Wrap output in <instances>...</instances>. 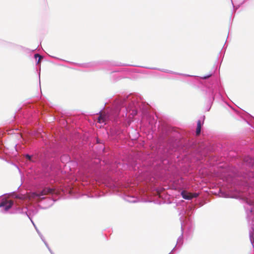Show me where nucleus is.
Returning a JSON list of instances; mask_svg holds the SVG:
<instances>
[{
  "mask_svg": "<svg viewBox=\"0 0 254 254\" xmlns=\"http://www.w3.org/2000/svg\"><path fill=\"white\" fill-rule=\"evenodd\" d=\"M201 121L200 120H198L197 122V127L196 130V134L197 135H198L201 131Z\"/></svg>",
  "mask_w": 254,
  "mask_h": 254,
  "instance_id": "5",
  "label": "nucleus"
},
{
  "mask_svg": "<svg viewBox=\"0 0 254 254\" xmlns=\"http://www.w3.org/2000/svg\"><path fill=\"white\" fill-rule=\"evenodd\" d=\"M35 58H37V57H39V60L38 61V63H40V61L42 59V57L40 55H39V54H35Z\"/></svg>",
  "mask_w": 254,
  "mask_h": 254,
  "instance_id": "7",
  "label": "nucleus"
},
{
  "mask_svg": "<svg viewBox=\"0 0 254 254\" xmlns=\"http://www.w3.org/2000/svg\"><path fill=\"white\" fill-rule=\"evenodd\" d=\"M106 115L105 114L101 113L100 116L98 118V122L99 123H103L106 121Z\"/></svg>",
  "mask_w": 254,
  "mask_h": 254,
  "instance_id": "4",
  "label": "nucleus"
},
{
  "mask_svg": "<svg viewBox=\"0 0 254 254\" xmlns=\"http://www.w3.org/2000/svg\"><path fill=\"white\" fill-rule=\"evenodd\" d=\"M14 197L15 198H19V199H24L26 198L25 196L23 195H21L20 196L18 195H15L14 196Z\"/></svg>",
  "mask_w": 254,
  "mask_h": 254,
  "instance_id": "6",
  "label": "nucleus"
},
{
  "mask_svg": "<svg viewBox=\"0 0 254 254\" xmlns=\"http://www.w3.org/2000/svg\"><path fill=\"white\" fill-rule=\"evenodd\" d=\"M54 192V190L51 188H45L41 191H40L39 193H36L35 195L37 196H40L41 195H47L48 194L52 193Z\"/></svg>",
  "mask_w": 254,
  "mask_h": 254,
  "instance_id": "3",
  "label": "nucleus"
},
{
  "mask_svg": "<svg viewBox=\"0 0 254 254\" xmlns=\"http://www.w3.org/2000/svg\"><path fill=\"white\" fill-rule=\"evenodd\" d=\"M25 157H26V158L27 159H28L29 160H30V161H32V160H31V158H32V156H30V155H28V154H26V155H25Z\"/></svg>",
  "mask_w": 254,
  "mask_h": 254,
  "instance_id": "8",
  "label": "nucleus"
},
{
  "mask_svg": "<svg viewBox=\"0 0 254 254\" xmlns=\"http://www.w3.org/2000/svg\"><path fill=\"white\" fill-rule=\"evenodd\" d=\"M210 75H208V76H204V77H203V78H204V79H206V78H208V77H210Z\"/></svg>",
  "mask_w": 254,
  "mask_h": 254,
  "instance_id": "9",
  "label": "nucleus"
},
{
  "mask_svg": "<svg viewBox=\"0 0 254 254\" xmlns=\"http://www.w3.org/2000/svg\"><path fill=\"white\" fill-rule=\"evenodd\" d=\"M182 197L188 200L191 199L193 198L197 197L198 196L197 193H191L186 190H183L181 192Z\"/></svg>",
  "mask_w": 254,
  "mask_h": 254,
  "instance_id": "1",
  "label": "nucleus"
},
{
  "mask_svg": "<svg viewBox=\"0 0 254 254\" xmlns=\"http://www.w3.org/2000/svg\"><path fill=\"white\" fill-rule=\"evenodd\" d=\"M13 204L12 200L4 199L2 200L0 203V207H4L5 210H7L11 207Z\"/></svg>",
  "mask_w": 254,
  "mask_h": 254,
  "instance_id": "2",
  "label": "nucleus"
}]
</instances>
